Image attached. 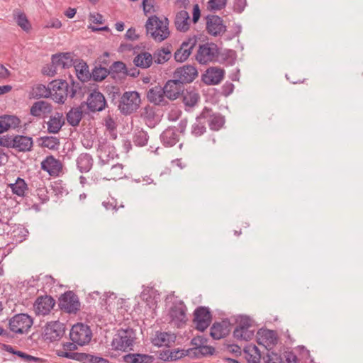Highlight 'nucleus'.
<instances>
[{"label": "nucleus", "instance_id": "1", "mask_svg": "<svg viewBox=\"0 0 363 363\" xmlns=\"http://www.w3.org/2000/svg\"><path fill=\"white\" fill-rule=\"evenodd\" d=\"M147 35L155 42L161 43L170 35L169 21L167 18H160L157 16H151L145 23Z\"/></svg>", "mask_w": 363, "mask_h": 363}, {"label": "nucleus", "instance_id": "2", "mask_svg": "<svg viewBox=\"0 0 363 363\" xmlns=\"http://www.w3.org/2000/svg\"><path fill=\"white\" fill-rule=\"evenodd\" d=\"M50 97L57 103H65L68 96L73 98L75 91L73 86L69 89V84L65 80H54L50 84Z\"/></svg>", "mask_w": 363, "mask_h": 363}, {"label": "nucleus", "instance_id": "3", "mask_svg": "<svg viewBox=\"0 0 363 363\" xmlns=\"http://www.w3.org/2000/svg\"><path fill=\"white\" fill-rule=\"evenodd\" d=\"M191 345L194 346L190 348L191 357L196 358H201L207 356L213 355L216 349L213 346L208 345V339L203 336H196L191 341Z\"/></svg>", "mask_w": 363, "mask_h": 363}, {"label": "nucleus", "instance_id": "4", "mask_svg": "<svg viewBox=\"0 0 363 363\" xmlns=\"http://www.w3.org/2000/svg\"><path fill=\"white\" fill-rule=\"evenodd\" d=\"M33 324V318L26 313L16 314L9 322L10 330L16 334L27 333Z\"/></svg>", "mask_w": 363, "mask_h": 363}, {"label": "nucleus", "instance_id": "5", "mask_svg": "<svg viewBox=\"0 0 363 363\" xmlns=\"http://www.w3.org/2000/svg\"><path fill=\"white\" fill-rule=\"evenodd\" d=\"M140 97L137 91H125L121 97L118 108L123 114H130L140 106Z\"/></svg>", "mask_w": 363, "mask_h": 363}, {"label": "nucleus", "instance_id": "6", "mask_svg": "<svg viewBox=\"0 0 363 363\" xmlns=\"http://www.w3.org/2000/svg\"><path fill=\"white\" fill-rule=\"evenodd\" d=\"M135 340V334L132 329L119 330L114 335L111 345L114 350L125 351L131 350Z\"/></svg>", "mask_w": 363, "mask_h": 363}, {"label": "nucleus", "instance_id": "7", "mask_svg": "<svg viewBox=\"0 0 363 363\" xmlns=\"http://www.w3.org/2000/svg\"><path fill=\"white\" fill-rule=\"evenodd\" d=\"M74 65V57L70 52H62L52 56V65L49 72L44 70V73L54 76L59 69H65Z\"/></svg>", "mask_w": 363, "mask_h": 363}, {"label": "nucleus", "instance_id": "8", "mask_svg": "<svg viewBox=\"0 0 363 363\" xmlns=\"http://www.w3.org/2000/svg\"><path fill=\"white\" fill-rule=\"evenodd\" d=\"M69 337L72 341L78 345L83 346L91 341L92 333L87 325L77 323L72 327Z\"/></svg>", "mask_w": 363, "mask_h": 363}, {"label": "nucleus", "instance_id": "9", "mask_svg": "<svg viewBox=\"0 0 363 363\" xmlns=\"http://www.w3.org/2000/svg\"><path fill=\"white\" fill-rule=\"evenodd\" d=\"M218 54L217 45L205 43L199 46L196 59L200 64L204 65L211 62L219 61Z\"/></svg>", "mask_w": 363, "mask_h": 363}, {"label": "nucleus", "instance_id": "10", "mask_svg": "<svg viewBox=\"0 0 363 363\" xmlns=\"http://www.w3.org/2000/svg\"><path fill=\"white\" fill-rule=\"evenodd\" d=\"M64 324L59 321L48 323L44 330V338L49 342H55L60 340L65 334Z\"/></svg>", "mask_w": 363, "mask_h": 363}, {"label": "nucleus", "instance_id": "11", "mask_svg": "<svg viewBox=\"0 0 363 363\" xmlns=\"http://www.w3.org/2000/svg\"><path fill=\"white\" fill-rule=\"evenodd\" d=\"M198 76V71L194 66L184 65L177 68L174 72V78L183 84L192 82Z\"/></svg>", "mask_w": 363, "mask_h": 363}, {"label": "nucleus", "instance_id": "12", "mask_svg": "<svg viewBox=\"0 0 363 363\" xmlns=\"http://www.w3.org/2000/svg\"><path fill=\"white\" fill-rule=\"evenodd\" d=\"M194 322L196 328L200 331L205 330L211 322V314L209 309L206 307H199L194 311Z\"/></svg>", "mask_w": 363, "mask_h": 363}, {"label": "nucleus", "instance_id": "13", "mask_svg": "<svg viewBox=\"0 0 363 363\" xmlns=\"http://www.w3.org/2000/svg\"><path fill=\"white\" fill-rule=\"evenodd\" d=\"M62 310L69 313H76L79 310L80 303L78 297L72 291L67 292L60 299Z\"/></svg>", "mask_w": 363, "mask_h": 363}, {"label": "nucleus", "instance_id": "14", "mask_svg": "<svg viewBox=\"0 0 363 363\" xmlns=\"http://www.w3.org/2000/svg\"><path fill=\"white\" fill-rule=\"evenodd\" d=\"M55 304V301L50 296H43L36 298L33 304V310L38 315H45L50 313Z\"/></svg>", "mask_w": 363, "mask_h": 363}, {"label": "nucleus", "instance_id": "15", "mask_svg": "<svg viewBox=\"0 0 363 363\" xmlns=\"http://www.w3.org/2000/svg\"><path fill=\"white\" fill-rule=\"evenodd\" d=\"M225 71L222 68L211 67L202 75V81L207 85H216L223 79Z\"/></svg>", "mask_w": 363, "mask_h": 363}, {"label": "nucleus", "instance_id": "16", "mask_svg": "<svg viewBox=\"0 0 363 363\" xmlns=\"http://www.w3.org/2000/svg\"><path fill=\"white\" fill-rule=\"evenodd\" d=\"M196 44V39L194 38H189L187 40L184 41L180 48L174 53L175 60L180 62L186 60Z\"/></svg>", "mask_w": 363, "mask_h": 363}, {"label": "nucleus", "instance_id": "17", "mask_svg": "<svg viewBox=\"0 0 363 363\" xmlns=\"http://www.w3.org/2000/svg\"><path fill=\"white\" fill-rule=\"evenodd\" d=\"M257 342L263 345L267 350H270L277 344L276 333L269 330H260L257 333Z\"/></svg>", "mask_w": 363, "mask_h": 363}, {"label": "nucleus", "instance_id": "18", "mask_svg": "<svg viewBox=\"0 0 363 363\" xmlns=\"http://www.w3.org/2000/svg\"><path fill=\"white\" fill-rule=\"evenodd\" d=\"M86 104L91 111H101L105 108L106 100L101 92L94 91L88 96Z\"/></svg>", "mask_w": 363, "mask_h": 363}, {"label": "nucleus", "instance_id": "19", "mask_svg": "<svg viewBox=\"0 0 363 363\" xmlns=\"http://www.w3.org/2000/svg\"><path fill=\"white\" fill-rule=\"evenodd\" d=\"M41 169L50 176H58L62 169V163L53 156H48L41 162Z\"/></svg>", "mask_w": 363, "mask_h": 363}, {"label": "nucleus", "instance_id": "20", "mask_svg": "<svg viewBox=\"0 0 363 363\" xmlns=\"http://www.w3.org/2000/svg\"><path fill=\"white\" fill-rule=\"evenodd\" d=\"M206 29L208 33L214 36L225 33L226 30L223 19L218 16H212L207 18Z\"/></svg>", "mask_w": 363, "mask_h": 363}, {"label": "nucleus", "instance_id": "21", "mask_svg": "<svg viewBox=\"0 0 363 363\" xmlns=\"http://www.w3.org/2000/svg\"><path fill=\"white\" fill-rule=\"evenodd\" d=\"M164 96L170 100H174L179 97L184 91V86L174 78L169 80L163 87Z\"/></svg>", "mask_w": 363, "mask_h": 363}, {"label": "nucleus", "instance_id": "22", "mask_svg": "<svg viewBox=\"0 0 363 363\" xmlns=\"http://www.w3.org/2000/svg\"><path fill=\"white\" fill-rule=\"evenodd\" d=\"M141 298L145 301L150 308L155 309L160 301V294L152 287H144L141 292Z\"/></svg>", "mask_w": 363, "mask_h": 363}, {"label": "nucleus", "instance_id": "23", "mask_svg": "<svg viewBox=\"0 0 363 363\" xmlns=\"http://www.w3.org/2000/svg\"><path fill=\"white\" fill-rule=\"evenodd\" d=\"M52 111V105L45 101H38L31 106L30 113L31 116L41 118L50 114Z\"/></svg>", "mask_w": 363, "mask_h": 363}, {"label": "nucleus", "instance_id": "24", "mask_svg": "<svg viewBox=\"0 0 363 363\" xmlns=\"http://www.w3.org/2000/svg\"><path fill=\"white\" fill-rule=\"evenodd\" d=\"M98 157L103 162H107L116 155L115 147L106 140L100 141L97 149Z\"/></svg>", "mask_w": 363, "mask_h": 363}, {"label": "nucleus", "instance_id": "25", "mask_svg": "<svg viewBox=\"0 0 363 363\" xmlns=\"http://www.w3.org/2000/svg\"><path fill=\"white\" fill-rule=\"evenodd\" d=\"M208 117V110H203L196 119L195 123L191 125V134L196 137L202 135L206 130V121Z\"/></svg>", "mask_w": 363, "mask_h": 363}, {"label": "nucleus", "instance_id": "26", "mask_svg": "<svg viewBox=\"0 0 363 363\" xmlns=\"http://www.w3.org/2000/svg\"><path fill=\"white\" fill-rule=\"evenodd\" d=\"M12 147L18 151H30L33 147V139L30 137L16 135L11 141Z\"/></svg>", "mask_w": 363, "mask_h": 363}, {"label": "nucleus", "instance_id": "27", "mask_svg": "<svg viewBox=\"0 0 363 363\" xmlns=\"http://www.w3.org/2000/svg\"><path fill=\"white\" fill-rule=\"evenodd\" d=\"M172 322L178 328L186 320V307L184 306H175L170 311Z\"/></svg>", "mask_w": 363, "mask_h": 363}, {"label": "nucleus", "instance_id": "28", "mask_svg": "<svg viewBox=\"0 0 363 363\" xmlns=\"http://www.w3.org/2000/svg\"><path fill=\"white\" fill-rule=\"evenodd\" d=\"M64 124L65 119L62 113L57 112L51 116L47 122L48 131L50 133L56 134L59 133Z\"/></svg>", "mask_w": 363, "mask_h": 363}, {"label": "nucleus", "instance_id": "29", "mask_svg": "<svg viewBox=\"0 0 363 363\" xmlns=\"http://www.w3.org/2000/svg\"><path fill=\"white\" fill-rule=\"evenodd\" d=\"M164 92L163 87L160 86H155L147 92V99L155 105H160L164 101Z\"/></svg>", "mask_w": 363, "mask_h": 363}, {"label": "nucleus", "instance_id": "30", "mask_svg": "<svg viewBox=\"0 0 363 363\" xmlns=\"http://www.w3.org/2000/svg\"><path fill=\"white\" fill-rule=\"evenodd\" d=\"M183 102L186 106H194L200 99L199 91L195 87L189 86L185 91L182 92Z\"/></svg>", "mask_w": 363, "mask_h": 363}, {"label": "nucleus", "instance_id": "31", "mask_svg": "<svg viewBox=\"0 0 363 363\" xmlns=\"http://www.w3.org/2000/svg\"><path fill=\"white\" fill-rule=\"evenodd\" d=\"M174 24L178 30L181 32L187 31L190 26L189 13L184 10L178 12L175 17Z\"/></svg>", "mask_w": 363, "mask_h": 363}, {"label": "nucleus", "instance_id": "32", "mask_svg": "<svg viewBox=\"0 0 363 363\" xmlns=\"http://www.w3.org/2000/svg\"><path fill=\"white\" fill-rule=\"evenodd\" d=\"M179 136L176 128H169L162 133L161 140L164 145L172 147L179 141Z\"/></svg>", "mask_w": 363, "mask_h": 363}, {"label": "nucleus", "instance_id": "33", "mask_svg": "<svg viewBox=\"0 0 363 363\" xmlns=\"http://www.w3.org/2000/svg\"><path fill=\"white\" fill-rule=\"evenodd\" d=\"M20 122V119L15 116L4 115L0 116V133L8 130L9 128L18 127Z\"/></svg>", "mask_w": 363, "mask_h": 363}, {"label": "nucleus", "instance_id": "34", "mask_svg": "<svg viewBox=\"0 0 363 363\" xmlns=\"http://www.w3.org/2000/svg\"><path fill=\"white\" fill-rule=\"evenodd\" d=\"M229 333L228 325L226 322L214 323L211 328V336L215 340L224 337Z\"/></svg>", "mask_w": 363, "mask_h": 363}, {"label": "nucleus", "instance_id": "35", "mask_svg": "<svg viewBox=\"0 0 363 363\" xmlns=\"http://www.w3.org/2000/svg\"><path fill=\"white\" fill-rule=\"evenodd\" d=\"M153 62L152 55L148 52H142L140 54L137 55L134 60L133 62L135 66L146 69L150 67Z\"/></svg>", "mask_w": 363, "mask_h": 363}, {"label": "nucleus", "instance_id": "36", "mask_svg": "<svg viewBox=\"0 0 363 363\" xmlns=\"http://www.w3.org/2000/svg\"><path fill=\"white\" fill-rule=\"evenodd\" d=\"M93 164L91 156L87 153H82L77 159V168L81 172H89Z\"/></svg>", "mask_w": 363, "mask_h": 363}, {"label": "nucleus", "instance_id": "37", "mask_svg": "<svg viewBox=\"0 0 363 363\" xmlns=\"http://www.w3.org/2000/svg\"><path fill=\"white\" fill-rule=\"evenodd\" d=\"M9 188L11 189L13 194L18 196H24L26 192L28 190V187L25 180L18 177L14 183L9 184Z\"/></svg>", "mask_w": 363, "mask_h": 363}, {"label": "nucleus", "instance_id": "38", "mask_svg": "<svg viewBox=\"0 0 363 363\" xmlns=\"http://www.w3.org/2000/svg\"><path fill=\"white\" fill-rule=\"evenodd\" d=\"M153 60L157 64H163L167 62L172 57L171 50L168 48H162L157 50L153 55Z\"/></svg>", "mask_w": 363, "mask_h": 363}, {"label": "nucleus", "instance_id": "39", "mask_svg": "<svg viewBox=\"0 0 363 363\" xmlns=\"http://www.w3.org/2000/svg\"><path fill=\"white\" fill-rule=\"evenodd\" d=\"M174 335L167 333H157L156 337L153 339V343L158 347L169 346L174 341Z\"/></svg>", "mask_w": 363, "mask_h": 363}, {"label": "nucleus", "instance_id": "40", "mask_svg": "<svg viewBox=\"0 0 363 363\" xmlns=\"http://www.w3.org/2000/svg\"><path fill=\"white\" fill-rule=\"evenodd\" d=\"M13 17L18 26L24 31L28 32L30 30L31 25L23 12L20 10H15L13 11Z\"/></svg>", "mask_w": 363, "mask_h": 363}, {"label": "nucleus", "instance_id": "41", "mask_svg": "<svg viewBox=\"0 0 363 363\" xmlns=\"http://www.w3.org/2000/svg\"><path fill=\"white\" fill-rule=\"evenodd\" d=\"M50 86H46L43 84H37L32 88L30 96L33 98H48L50 97Z\"/></svg>", "mask_w": 363, "mask_h": 363}, {"label": "nucleus", "instance_id": "42", "mask_svg": "<svg viewBox=\"0 0 363 363\" xmlns=\"http://www.w3.org/2000/svg\"><path fill=\"white\" fill-rule=\"evenodd\" d=\"M254 332L251 328H235L233 335L238 340L248 341L254 336Z\"/></svg>", "mask_w": 363, "mask_h": 363}, {"label": "nucleus", "instance_id": "43", "mask_svg": "<svg viewBox=\"0 0 363 363\" xmlns=\"http://www.w3.org/2000/svg\"><path fill=\"white\" fill-rule=\"evenodd\" d=\"M82 118V111L81 107L72 108L67 113V122L72 126L78 125Z\"/></svg>", "mask_w": 363, "mask_h": 363}, {"label": "nucleus", "instance_id": "44", "mask_svg": "<svg viewBox=\"0 0 363 363\" xmlns=\"http://www.w3.org/2000/svg\"><path fill=\"white\" fill-rule=\"evenodd\" d=\"M74 67L75 69L77 76L79 80L82 82L88 80L89 77V72L88 69V66L85 62L82 61L79 62L77 64L76 62H74Z\"/></svg>", "mask_w": 363, "mask_h": 363}, {"label": "nucleus", "instance_id": "45", "mask_svg": "<svg viewBox=\"0 0 363 363\" xmlns=\"http://www.w3.org/2000/svg\"><path fill=\"white\" fill-rule=\"evenodd\" d=\"M123 166L121 164L112 165L105 177L108 180H116L122 179L124 177Z\"/></svg>", "mask_w": 363, "mask_h": 363}, {"label": "nucleus", "instance_id": "46", "mask_svg": "<svg viewBox=\"0 0 363 363\" xmlns=\"http://www.w3.org/2000/svg\"><path fill=\"white\" fill-rule=\"evenodd\" d=\"M210 128L214 130H219L224 124L225 120L220 114H211L208 111V117L206 119Z\"/></svg>", "mask_w": 363, "mask_h": 363}, {"label": "nucleus", "instance_id": "47", "mask_svg": "<svg viewBox=\"0 0 363 363\" xmlns=\"http://www.w3.org/2000/svg\"><path fill=\"white\" fill-rule=\"evenodd\" d=\"M150 359V356L140 354H128L123 357L124 361L127 363L148 362Z\"/></svg>", "mask_w": 363, "mask_h": 363}, {"label": "nucleus", "instance_id": "48", "mask_svg": "<svg viewBox=\"0 0 363 363\" xmlns=\"http://www.w3.org/2000/svg\"><path fill=\"white\" fill-rule=\"evenodd\" d=\"M147 133L143 130H135L133 135V143L138 146H144L147 142Z\"/></svg>", "mask_w": 363, "mask_h": 363}, {"label": "nucleus", "instance_id": "49", "mask_svg": "<svg viewBox=\"0 0 363 363\" xmlns=\"http://www.w3.org/2000/svg\"><path fill=\"white\" fill-rule=\"evenodd\" d=\"M245 352L247 355L253 356V359H248V362L251 363H258L261 358L259 349L255 345H250L245 349Z\"/></svg>", "mask_w": 363, "mask_h": 363}, {"label": "nucleus", "instance_id": "50", "mask_svg": "<svg viewBox=\"0 0 363 363\" xmlns=\"http://www.w3.org/2000/svg\"><path fill=\"white\" fill-rule=\"evenodd\" d=\"M42 146L50 150H56L60 145L59 139L53 136H47L41 138Z\"/></svg>", "mask_w": 363, "mask_h": 363}, {"label": "nucleus", "instance_id": "51", "mask_svg": "<svg viewBox=\"0 0 363 363\" xmlns=\"http://www.w3.org/2000/svg\"><path fill=\"white\" fill-rule=\"evenodd\" d=\"M185 356H190V350H174L169 352L168 357H167V360L176 361L178 360Z\"/></svg>", "mask_w": 363, "mask_h": 363}, {"label": "nucleus", "instance_id": "52", "mask_svg": "<svg viewBox=\"0 0 363 363\" xmlns=\"http://www.w3.org/2000/svg\"><path fill=\"white\" fill-rule=\"evenodd\" d=\"M108 73L109 72L105 67H95L92 71V77L95 81H102L107 77Z\"/></svg>", "mask_w": 363, "mask_h": 363}, {"label": "nucleus", "instance_id": "53", "mask_svg": "<svg viewBox=\"0 0 363 363\" xmlns=\"http://www.w3.org/2000/svg\"><path fill=\"white\" fill-rule=\"evenodd\" d=\"M227 0H209L208 9L211 11H219L226 5Z\"/></svg>", "mask_w": 363, "mask_h": 363}, {"label": "nucleus", "instance_id": "54", "mask_svg": "<svg viewBox=\"0 0 363 363\" xmlns=\"http://www.w3.org/2000/svg\"><path fill=\"white\" fill-rule=\"evenodd\" d=\"M266 363H283L281 356L273 352L268 350V353L265 359Z\"/></svg>", "mask_w": 363, "mask_h": 363}, {"label": "nucleus", "instance_id": "55", "mask_svg": "<svg viewBox=\"0 0 363 363\" xmlns=\"http://www.w3.org/2000/svg\"><path fill=\"white\" fill-rule=\"evenodd\" d=\"M238 326L236 328H252V320L245 315H242L237 320Z\"/></svg>", "mask_w": 363, "mask_h": 363}, {"label": "nucleus", "instance_id": "56", "mask_svg": "<svg viewBox=\"0 0 363 363\" xmlns=\"http://www.w3.org/2000/svg\"><path fill=\"white\" fill-rule=\"evenodd\" d=\"M78 360L83 363H95L96 356L86 353H79Z\"/></svg>", "mask_w": 363, "mask_h": 363}, {"label": "nucleus", "instance_id": "57", "mask_svg": "<svg viewBox=\"0 0 363 363\" xmlns=\"http://www.w3.org/2000/svg\"><path fill=\"white\" fill-rule=\"evenodd\" d=\"M57 354L59 357H66V358L78 360V357H79V353L71 352L65 350L64 349H63V350L57 351Z\"/></svg>", "mask_w": 363, "mask_h": 363}, {"label": "nucleus", "instance_id": "58", "mask_svg": "<svg viewBox=\"0 0 363 363\" xmlns=\"http://www.w3.org/2000/svg\"><path fill=\"white\" fill-rule=\"evenodd\" d=\"M47 28H55L59 29L62 27L61 21L57 18H50L45 26Z\"/></svg>", "mask_w": 363, "mask_h": 363}, {"label": "nucleus", "instance_id": "59", "mask_svg": "<svg viewBox=\"0 0 363 363\" xmlns=\"http://www.w3.org/2000/svg\"><path fill=\"white\" fill-rule=\"evenodd\" d=\"M11 76V72L2 64H0V82L6 80Z\"/></svg>", "mask_w": 363, "mask_h": 363}, {"label": "nucleus", "instance_id": "60", "mask_svg": "<svg viewBox=\"0 0 363 363\" xmlns=\"http://www.w3.org/2000/svg\"><path fill=\"white\" fill-rule=\"evenodd\" d=\"M246 4V0H235L234 8L238 12L241 13L244 10Z\"/></svg>", "mask_w": 363, "mask_h": 363}, {"label": "nucleus", "instance_id": "61", "mask_svg": "<svg viewBox=\"0 0 363 363\" xmlns=\"http://www.w3.org/2000/svg\"><path fill=\"white\" fill-rule=\"evenodd\" d=\"M143 11L145 14L150 13L153 9L152 0H143Z\"/></svg>", "mask_w": 363, "mask_h": 363}, {"label": "nucleus", "instance_id": "62", "mask_svg": "<svg viewBox=\"0 0 363 363\" xmlns=\"http://www.w3.org/2000/svg\"><path fill=\"white\" fill-rule=\"evenodd\" d=\"M90 19L94 23L102 24L104 19L103 16L100 13H91Z\"/></svg>", "mask_w": 363, "mask_h": 363}, {"label": "nucleus", "instance_id": "63", "mask_svg": "<svg viewBox=\"0 0 363 363\" xmlns=\"http://www.w3.org/2000/svg\"><path fill=\"white\" fill-rule=\"evenodd\" d=\"M200 16H201V13H200L199 6L198 4H195L193 8V18H192V21L194 23H196L199 21Z\"/></svg>", "mask_w": 363, "mask_h": 363}, {"label": "nucleus", "instance_id": "64", "mask_svg": "<svg viewBox=\"0 0 363 363\" xmlns=\"http://www.w3.org/2000/svg\"><path fill=\"white\" fill-rule=\"evenodd\" d=\"M125 37H126V38L131 40H135L138 38V35L136 34L135 30L133 28H129L126 31Z\"/></svg>", "mask_w": 363, "mask_h": 363}]
</instances>
